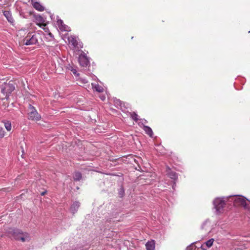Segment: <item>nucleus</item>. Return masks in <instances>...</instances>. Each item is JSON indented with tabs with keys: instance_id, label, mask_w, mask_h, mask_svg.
I'll return each instance as SVG.
<instances>
[{
	"instance_id": "b1692460",
	"label": "nucleus",
	"mask_w": 250,
	"mask_h": 250,
	"mask_svg": "<svg viewBox=\"0 0 250 250\" xmlns=\"http://www.w3.org/2000/svg\"><path fill=\"white\" fill-rule=\"evenodd\" d=\"M4 136V131L2 127H0V138H2Z\"/></svg>"
},
{
	"instance_id": "cd10ccee",
	"label": "nucleus",
	"mask_w": 250,
	"mask_h": 250,
	"mask_svg": "<svg viewBox=\"0 0 250 250\" xmlns=\"http://www.w3.org/2000/svg\"><path fill=\"white\" fill-rule=\"evenodd\" d=\"M45 192H42V193H41V195H44V194H45Z\"/></svg>"
},
{
	"instance_id": "9d476101",
	"label": "nucleus",
	"mask_w": 250,
	"mask_h": 250,
	"mask_svg": "<svg viewBox=\"0 0 250 250\" xmlns=\"http://www.w3.org/2000/svg\"><path fill=\"white\" fill-rule=\"evenodd\" d=\"M214 239H210L205 243L200 246V248L203 250H207L208 248L211 247L213 243Z\"/></svg>"
},
{
	"instance_id": "c756f323",
	"label": "nucleus",
	"mask_w": 250,
	"mask_h": 250,
	"mask_svg": "<svg viewBox=\"0 0 250 250\" xmlns=\"http://www.w3.org/2000/svg\"><path fill=\"white\" fill-rule=\"evenodd\" d=\"M40 18L41 19V21H42V18L41 17H40Z\"/></svg>"
},
{
	"instance_id": "0eeeda50",
	"label": "nucleus",
	"mask_w": 250,
	"mask_h": 250,
	"mask_svg": "<svg viewBox=\"0 0 250 250\" xmlns=\"http://www.w3.org/2000/svg\"><path fill=\"white\" fill-rule=\"evenodd\" d=\"M80 64L83 67H86L89 64V61L85 54H81L79 57Z\"/></svg>"
},
{
	"instance_id": "7c9ffc66",
	"label": "nucleus",
	"mask_w": 250,
	"mask_h": 250,
	"mask_svg": "<svg viewBox=\"0 0 250 250\" xmlns=\"http://www.w3.org/2000/svg\"><path fill=\"white\" fill-rule=\"evenodd\" d=\"M249 33H250V31L249 32Z\"/></svg>"
},
{
	"instance_id": "aec40b11",
	"label": "nucleus",
	"mask_w": 250,
	"mask_h": 250,
	"mask_svg": "<svg viewBox=\"0 0 250 250\" xmlns=\"http://www.w3.org/2000/svg\"><path fill=\"white\" fill-rule=\"evenodd\" d=\"M5 128L8 131H10L11 130V124L9 121L3 122Z\"/></svg>"
},
{
	"instance_id": "423d86ee",
	"label": "nucleus",
	"mask_w": 250,
	"mask_h": 250,
	"mask_svg": "<svg viewBox=\"0 0 250 250\" xmlns=\"http://www.w3.org/2000/svg\"><path fill=\"white\" fill-rule=\"evenodd\" d=\"M26 45H34L38 43V36L36 34H28L23 40Z\"/></svg>"
},
{
	"instance_id": "7ed1b4c3",
	"label": "nucleus",
	"mask_w": 250,
	"mask_h": 250,
	"mask_svg": "<svg viewBox=\"0 0 250 250\" xmlns=\"http://www.w3.org/2000/svg\"><path fill=\"white\" fill-rule=\"evenodd\" d=\"M11 232H13V236L16 240L23 242L29 241L30 240L29 235L27 233H23L19 229H12Z\"/></svg>"
},
{
	"instance_id": "dca6fc26",
	"label": "nucleus",
	"mask_w": 250,
	"mask_h": 250,
	"mask_svg": "<svg viewBox=\"0 0 250 250\" xmlns=\"http://www.w3.org/2000/svg\"><path fill=\"white\" fill-rule=\"evenodd\" d=\"M143 129L144 130L145 132L147 135H148L150 137H152L153 133L152 130L151 129V128L150 127L144 125Z\"/></svg>"
},
{
	"instance_id": "6e6552de",
	"label": "nucleus",
	"mask_w": 250,
	"mask_h": 250,
	"mask_svg": "<svg viewBox=\"0 0 250 250\" xmlns=\"http://www.w3.org/2000/svg\"><path fill=\"white\" fill-rule=\"evenodd\" d=\"M68 41L69 44H71L74 47L80 48L82 47L81 43H79L77 38L74 36H71L68 37Z\"/></svg>"
},
{
	"instance_id": "4be33fe9",
	"label": "nucleus",
	"mask_w": 250,
	"mask_h": 250,
	"mask_svg": "<svg viewBox=\"0 0 250 250\" xmlns=\"http://www.w3.org/2000/svg\"><path fill=\"white\" fill-rule=\"evenodd\" d=\"M79 83L81 84H85L87 83L88 81L85 78H80L79 80Z\"/></svg>"
},
{
	"instance_id": "39448f33",
	"label": "nucleus",
	"mask_w": 250,
	"mask_h": 250,
	"mask_svg": "<svg viewBox=\"0 0 250 250\" xmlns=\"http://www.w3.org/2000/svg\"><path fill=\"white\" fill-rule=\"evenodd\" d=\"M1 92L7 99L11 93L15 89V86L12 83H4L0 86Z\"/></svg>"
},
{
	"instance_id": "5701e85b",
	"label": "nucleus",
	"mask_w": 250,
	"mask_h": 250,
	"mask_svg": "<svg viewBox=\"0 0 250 250\" xmlns=\"http://www.w3.org/2000/svg\"><path fill=\"white\" fill-rule=\"evenodd\" d=\"M131 116L132 119L135 121H137L138 120V115L135 112H133L131 114Z\"/></svg>"
},
{
	"instance_id": "f03ea898",
	"label": "nucleus",
	"mask_w": 250,
	"mask_h": 250,
	"mask_svg": "<svg viewBox=\"0 0 250 250\" xmlns=\"http://www.w3.org/2000/svg\"><path fill=\"white\" fill-rule=\"evenodd\" d=\"M229 200V197L216 198L213 201L214 208L215 213L219 214L223 212L224 208L226 203Z\"/></svg>"
},
{
	"instance_id": "f3484780",
	"label": "nucleus",
	"mask_w": 250,
	"mask_h": 250,
	"mask_svg": "<svg viewBox=\"0 0 250 250\" xmlns=\"http://www.w3.org/2000/svg\"><path fill=\"white\" fill-rule=\"evenodd\" d=\"M33 7L39 11H43L44 7L38 2H34L33 4Z\"/></svg>"
},
{
	"instance_id": "412c9836",
	"label": "nucleus",
	"mask_w": 250,
	"mask_h": 250,
	"mask_svg": "<svg viewBox=\"0 0 250 250\" xmlns=\"http://www.w3.org/2000/svg\"><path fill=\"white\" fill-rule=\"evenodd\" d=\"M199 248L197 249V247L194 244H192L188 247L186 250H198Z\"/></svg>"
},
{
	"instance_id": "f8f14e48",
	"label": "nucleus",
	"mask_w": 250,
	"mask_h": 250,
	"mask_svg": "<svg viewBox=\"0 0 250 250\" xmlns=\"http://www.w3.org/2000/svg\"><path fill=\"white\" fill-rule=\"evenodd\" d=\"M146 250H155V243L153 240L147 242L146 244Z\"/></svg>"
},
{
	"instance_id": "ddd939ff",
	"label": "nucleus",
	"mask_w": 250,
	"mask_h": 250,
	"mask_svg": "<svg viewBox=\"0 0 250 250\" xmlns=\"http://www.w3.org/2000/svg\"><path fill=\"white\" fill-rule=\"evenodd\" d=\"M211 228L210 220H206L202 225V229L206 230H209Z\"/></svg>"
},
{
	"instance_id": "c85d7f7f",
	"label": "nucleus",
	"mask_w": 250,
	"mask_h": 250,
	"mask_svg": "<svg viewBox=\"0 0 250 250\" xmlns=\"http://www.w3.org/2000/svg\"><path fill=\"white\" fill-rule=\"evenodd\" d=\"M123 192H124V190H123V191H120V195L122 194V193H123Z\"/></svg>"
},
{
	"instance_id": "1a4fd4ad",
	"label": "nucleus",
	"mask_w": 250,
	"mask_h": 250,
	"mask_svg": "<svg viewBox=\"0 0 250 250\" xmlns=\"http://www.w3.org/2000/svg\"><path fill=\"white\" fill-rule=\"evenodd\" d=\"M57 24L60 28V29L62 31H70V28L63 24V21L62 20H58L57 21Z\"/></svg>"
},
{
	"instance_id": "a878e982",
	"label": "nucleus",
	"mask_w": 250,
	"mask_h": 250,
	"mask_svg": "<svg viewBox=\"0 0 250 250\" xmlns=\"http://www.w3.org/2000/svg\"><path fill=\"white\" fill-rule=\"evenodd\" d=\"M147 123V121L145 120V119H143L142 120V124H146Z\"/></svg>"
},
{
	"instance_id": "9b49d317",
	"label": "nucleus",
	"mask_w": 250,
	"mask_h": 250,
	"mask_svg": "<svg viewBox=\"0 0 250 250\" xmlns=\"http://www.w3.org/2000/svg\"><path fill=\"white\" fill-rule=\"evenodd\" d=\"M3 15L6 18L7 21L11 24L14 22V20L12 16L11 13L9 11H4L3 12Z\"/></svg>"
},
{
	"instance_id": "20e7f679",
	"label": "nucleus",
	"mask_w": 250,
	"mask_h": 250,
	"mask_svg": "<svg viewBox=\"0 0 250 250\" xmlns=\"http://www.w3.org/2000/svg\"><path fill=\"white\" fill-rule=\"evenodd\" d=\"M28 118L29 120L36 121L41 119V116L38 113L35 107L30 104L28 110Z\"/></svg>"
},
{
	"instance_id": "bb28decb",
	"label": "nucleus",
	"mask_w": 250,
	"mask_h": 250,
	"mask_svg": "<svg viewBox=\"0 0 250 250\" xmlns=\"http://www.w3.org/2000/svg\"><path fill=\"white\" fill-rule=\"evenodd\" d=\"M101 99L102 101H104L105 99V96H102V97H101Z\"/></svg>"
},
{
	"instance_id": "4468645a",
	"label": "nucleus",
	"mask_w": 250,
	"mask_h": 250,
	"mask_svg": "<svg viewBox=\"0 0 250 250\" xmlns=\"http://www.w3.org/2000/svg\"><path fill=\"white\" fill-rule=\"evenodd\" d=\"M80 206V203L79 202L77 201L74 202L70 207V210L73 213H75L78 210Z\"/></svg>"
},
{
	"instance_id": "6ab92c4d",
	"label": "nucleus",
	"mask_w": 250,
	"mask_h": 250,
	"mask_svg": "<svg viewBox=\"0 0 250 250\" xmlns=\"http://www.w3.org/2000/svg\"><path fill=\"white\" fill-rule=\"evenodd\" d=\"M82 174L79 172H76L73 176V178L75 181H79L82 179Z\"/></svg>"
},
{
	"instance_id": "2eb2a0df",
	"label": "nucleus",
	"mask_w": 250,
	"mask_h": 250,
	"mask_svg": "<svg viewBox=\"0 0 250 250\" xmlns=\"http://www.w3.org/2000/svg\"><path fill=\"white\" fill-rule=\"evenodd\" d=\"M167 174L169 178L173 180H176L178 178L176 173L171 171L169 168L167 170Z\"/></svg>"
},
{
	"instance_id": "393cba45",
	"label": "nucleus",
	"mask_w": 250,
	"mask_h": 250,
	"mask_svg": "<svg viewBox=\"0 0 250 250\" xmlns=\"http://www.w3.org/2000/svg\"><path fill=\"white\" fill-rule=\"evenodd\" d=\"M71 71L73 72V73L76 75V76H79V73H77V71L76 70V69L75 68H74L73 67H71Z\"/></svg>"
},
{
	"instance_id": "a211bd4d",
	"label": "nucleus",
	"mask_w": 250,
	"mask_h": 250,
	"mask_svg": "<svg viewBox=\"0 0 250 250\" xmlns=\"http://www.w3.org/2000/svg\"><path fill=\"white\" fill-rule=\"evenodd\" d=\"M92 86L93 88L95 89V90L99 92H103L104 88L101 86L99 85L98 84H94L92 83Z\"/></svg>"
},
{
	"instance_id": "f257e3e1",
	"label": "nucleus",
	"mask_w": 250,
	"mask_h": 250,
	"mask_svg": "<svg viewBox=\"0 0 250 250\" xmlns=\"http://www.w3.org/2000/svg\"><path fill=\"white\" fill-rule=\"evenodd\" d=\"M231 199L233 202L235 206H242L250 214V200L244 196L237 195L230 196L229 199Z\"/></svg>"
}]
</instances>
